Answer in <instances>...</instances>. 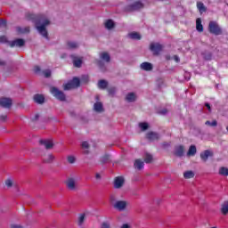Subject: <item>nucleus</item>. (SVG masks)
Wrapping results in <instances>:
<instances>
[{
    "label": "nucleus",
    "mask_w": 228,
    "mask_h": 228,
    "mask_svg": "<svg viewBox=\"0 0 228 228\" xmlns=\"http://www.w3.org/2000/svg\"><path fill=\"white\" fill-rule=\"evenodd\" d=\"M28 20H32V22H35L36 28L38 33L42 35V37H44L45 38H48L47 29L45 28H47V26L51 24V21L49 20V19H47V16L44 14H28Z\"/></svg>",
    "instance_id": "1"
},
{
    "label": "nucleus",
    "mask_w": 228,
    "mask_h": 228,
    "mask_svg": "<svg viewBox=\"0 0 228 228\" xmlns=\"http://www.w3.org/2000/svg\"><path fill=\"white\" fill-rule=\"evenodd\" d=\"M208 32L211 35H215L216 37H218L224 33V30L222 29V27H220L218 22L215 20H211L208 23Z\"/></svg>",
    "instance_id": "2"
},
{
    "label": "nucleus",
    "mask_w": 228,
    "mask_h": 228,
    "mask_svg": "<svg viewBox=\"0 0 228 228\" xmlns=\"http://www.w3.org/2000/svg\"><path fill=\"white\" fill-rule=\"evenodd\" d=\"M66 187L70 191H76L77 190V178L74 176H69L66 180Z\"/></svg>",
    "instance_id": "3"
},
{
    "label": "nucleus",
    "mask_w": 228,
    "mask_h": 228,
    "mask_svg": "<svg viewBox=\"0 0 228 228\" xmlns=\"http://www.w3.org/2000/svg\"><path fill=\"white\" fill-rule=\"evenodd\" d=\"M150 51H151L154 56H158V54L163 51V45L159 43H151Z\"/></svg>",
    "instance_id": "4"
},
{
    "label": "nucleus",
    "mask_w": 228,
    "mask_h": 228,
    "mask_svg": "<svg viewBox=\"0 0 228 228\" xmlns=\"http://www.w3.org/2000/svg\"><path fill=\"white\" fill-rule=\"evenodd\" d=\"M81 82L79 78L74 77L72 80L64 85V90H72V88H77Z\"/></svg>",
    "instance_id": "5"
},
{
    "label": "nucleus",
    "mask_w": 228,
    "mask_h": 228,
    "mask_svg": "<svg viewBox=\"0 0 228 228\" xmlns=\"http://www.w3.org/2000/svg\"><path fill=\"white\" fill-rule=\"evenodd\" d=\"M50 92L53 97H55V99H58L59 101H65V94H63V92L60 91L58 88L51 87Z\"/></svg>",
    "instance_id": "6"
},
{
    "label": "nucleus",
    "mask_w": 228,
    "mask_h": 228,
    "mask_svg": "<svg viewBox=\"0 0 228 228\" xmlns=\"http://www.w3.org/2000/svg\"><path fill=\"white\" fill-rule=\"evenodd\" d=\"M213 156H215V153L210 150H205L200 154V159L204 161V163H206L209 158H213Z\"/></svg>",
    "instance_id": "7"
},
{
    "label": "nucleus",
    "mask_w": 228,
    "mask_h": 228,
    "mask_svg": "<svg viewBox=\"0 0 228 228\" xmlns=\"http://www.w3.org/2000/svg\"><path fill=\"white\" fill-rule=\"evenodd\" d=\"M115 209H118V211H124L127 208V201L126 200H118L114 204Z\"/></svg>",
    "instance_id": "8"
},
{
    "label": "nucleus",
    "mask_w": 228,
    "mask_h": 228,
    "mask_svg": "<svg viewBox=\"0 0 228 228\" xmlns=\"http://www.w3.org/2000/svg\"><path fill=\"white\" fill-rule=\"evenodd\" d=\"M124 183H126V180L123 176H117L114 179V188H116V190H120V188L124 186Z\"/></svg>",
    "instance_id": "9"
},
{
    "label": "nucleus",
    "mask_w": 228,
    "mask_h": 228,
    "mask_svg": "<svg viewBox=\"0 0 228 228\" xmlns=\"http://www.w3.org/2000/svg\"><path fill=\"white\" fill-rule=\"evenodd\" d=\"M26 44V41L24 39H15L13 41H11L9 43L10 47H23V45Z\"/></svg>",
    "instance_id": "10"
},
{
    "label": "nucleus",
    "mask_w": 228,
    "mask_h": 228,
    "mask_svg": "<svg viewBox=\"0 0 228 228\" xmlns=\"http://www.w3.org/2000/svg\"><path fill=\"white\" fill-rule=\"evenodd\" d=\"M0 106H2V108H11L12 107V99L0 98Z\"/></svg>",
    "instance_id": "11"
},
{
    "label": "nucleus",
    "mask_w": 228,
    "mask_h": 228,
    "mask_svg": "<svg viewBox=\"0 0 228 228\" xmlns=\"http://www.w3.org/2000/svg\"><path fill=\"white\" fill-rule=\"evenodd\" d=\"M142 8H143V4L142 2H135L128 6V10L131 12H134V10H142Z\"/></svg>",
    "instance_id": "12"
},
{
    "label": "nucleus",
    "mask_w": 228,
    "mask_h": 228,
    "mask_svg": "<svg viewBox=\"0 0 228 228\" xmlns=\"http://www.w3.org/2000/svg\"><path fill=\"white\" fill-rule=\"evenodd\" d=\"M175 156H177V158H183V156H184V146H177L175 150Z\"/></svg>",
    "instance_id": "13"
},
{
    "label": "nucleus",
    "mask_w": 228,
    "mask_h": 228,
    "mask_svg": "<svg viewBox=\"0 0 228 228\" xmlns=\"http://www.w3.org/2000/svg\"><path fill=\"white\" fill-rule=\"evenodd\" d=\"M100 60L105 61V63H110L111 57L110 56V53L102 52L100 53Z\"/></svg>",
    "instance_id": "14"
},
{
    "label": "nucleus",
    "mask_w": 228,
    "mask_h": 228,
    "mask_svg": "<svg viewBox=\"0 0 228 228\" xmlns=\"http://www.w3.org/2000/svg\"><path fill=\"white\" fill-rule=\"evenodd\" d=\"M147 139L151 142H154L156 140H159V134L154 132H149L147 134Z\"/></svg>",
    "instance_id": "15"
},
{
    "label": "nucleus",
    "mask_w": 228,
    "mask_h": 228,
    "mask_svg": "<svg viewBox=\"0 0 228 228\" xmlns=\"http://www.w3.org/2000/svg\"><path fill=\"white\" fill-rule=\"evenodd\" d=\"M40 143H41V145H44V147L47 150L53 149V147H54V144L53 143V141H51V140H41Z\"/></svg>",
    "instance_id": "16"
},
{
    "label": "nucleus",
    "mask_w": 228,
    "mask_h": 228,
    "mask_svg": "<svg viewBox=\"0 0 228 228\" xmlns=\"http://www.w3.org/2000/svg\"><path fill=\"white\" fill-rule=\"evenodd\" d=\"M220 212L222 213V215H224V216H226V215H228V200H225L221 204Z\"/></svg>",
    "instance_id": "17"
},
{
    "label": "nucleus",
    "mask_w": 228,
    "mask_h": 228,
    "mask_svg": "<svg viewBox=\"0 0 228 228\" xmlns=\"http://www.w3.org/2000/svg\"><path fill=\"white\" fill-rule=\"evenodd\" d=\"M70 57L73 60L74 67H81V65L83 64V60H81V58L76 57V55H71Z\"/></svg>",
    "instance_id": "18"
},
{
    "label": "nucleus",
    "mask_w": 228,
    "mask_h": 228,
    "mask_svg": "<svg viewBox=\"0 0 228 228\" xmlns=\"http://www.w3.org/2000/svg\"><path fill=\"white\" fill-rule=\"evenodd\" d=\"M142 70H146L147 72L152 70L154 69V66L151 62H142L141 64Z\"/></svg>",
    "instance_id": "19"
},
{
    "label": "nucleus",
    "mask_w": 228,
    "mask_h": 228,
    "mask_svg": "<svg viewBox=\"0 0 228 228\" xmlns=\"http://www.w3.org/2000/svg\"><path fill=\"white\" fill-rule=\"evenodd\" d=\"M196 29L199 33H202L204 31V26L202 25V20L200 18L196 20Z\"/></svg>",
    "instance_id": "20"
},
{
    "label": "nucleus",
    "mask_w": 228,
    "mask_h": 228,
    "mask_svg": "<svg viewBox=\"0 0 228 228\" xmlns=\"http://www.w3.org/2000/svg\"><path fill=\"white\" fill-rule=\"evenodd\" d=\"M34 101L37 104H44V102L45 101V97H44L43 94H36V95H34Z\"/></svg>",
    "instance_id": "21"
},
{
    "label": "nucleus",
    "mask_w": 228,
    "mask_h": 228,
    "mask_svg": "<svg viewBox=\"0 0 228 228\" xmlns=\"http://www.w3.org/2000/svg\"><path fill=\"white\" fill-rule=\"evenodd\" d=\"M136 94L134 93H128L126 96V101H127V102H134V101H136Z\"/></svg>",
    "instance_id": "22"
},
{
    "label": "nucleus",
    "mask_w": 228,
    "mask_h": 228,
    "mask_svg": "<svg viewBox=\"0 0 228 228\" xmlns=\"http://www.w3.org/2000/svg\"><path fill=\"white\" fill-rule=\"evenodd\" d=\"M145 163L142 160V159H136L134 161V168H136V170H142V168H143Z\"/></svg>",
    "instance_id": "23"
},
{
    "label": "nucleus",
    "mask_w": 228,
    "mask_h": 228,
    "mask_svg": "<svg viewBox=\"0 0 228 228\" xmlns=\"http://www.w3.org/2000/svg\"><path fill=\"white\" fill-rule=\"evenodd\" d=\"M43 161L45 163H53L54 161V155L48 154V155L43 156Z\"/></svg>",
    "instance_id": "24"
},
{
    "label": "nucleus",
    "mask_w": 228,
    "mask_h": 228,
    "mask_svg": "<svg viewBox=\"0 0 228 228\" xmlns=\"http://www.w3.org/2000/svg\"><path fill=\"white\" fill-rule=\"evenodd\" d=\"M104 27L106 28V29H113V28H115V22L113 21V20H107L104 22Z\"/></svg>",
    "instance_id": "25"
},
{
    "label": "nucleus",
    "mask_w": 228,
    "mask_h": 228,
    "mask_svg": "<svg viewBox=\"0 0 228 228\" xmlns=\"http://www.w3.org/2000/svg\"><path fill=\"white\" fill-rule=\"evenodd\" d=\"M196 154H197V146L191 145L187 151V156H195Z\"/></svg>",
    "instance_id": "26"
},
{
    "label": "nucleus",
    "mask_w": 228,
    "mask_h": 228,
    "mask_svg": "<svg viewBox=\"0 0 228 228\" xmlns=\"http://www.w3.org/2000/svg\"><path fill=\"white\" fill-rule=\"evenodd\" d=\"M128 37L132 40H141L142 39V36L138 32H132V33L128 34Z\"/></svg>",
    "instance_id": "27"
},
{
    "label": "nucleus",
    "mask_w": 228,
    "mask_h": 228,
    "mask_svg": "<svg viewBox=\"0 0 228 228\" xmlns=\"http://www.w3.org/2000/svg\"><path fill=\"white\" fill-rule=\"evenodd\" d=\"M68 49H77L79 47V44L74 41H69L67 43Z\"/></svg>",
    "instance_id": "28"
},
{
    "label": "nucleus",
    "mask_w": 228,
    "mask_h": 228,
    "mask_svg": "<svg viewBox=\"0 0 228 228\" xmlns=\"http://www.w3.org/2000/svg\"><path fill=\"white\" fill-rule=\"evenodd\" d=\"M94 111H97L98 113H101L102 111V103L101 102H97L94 105Z\"/></svg>",
    "instance_id": "29"
},
{
    "label": "nucleus",
    "mask_w": 228,
    "mask_h": 228,
    "mask_svg": "<svg viewBox=\"0 0 228 228\" xmlns=\"http://www.w3.org/2000/svg\"><path fill=\"white\" fill-rule=\"evenodd\" d=\"M184 179H193L195 177V173L193 171H185L183 173Z\"/></svg>",
    "instance_id": "30"
},
{
    "label": "nucleus",
    "mask_w": 228,
    "mask_h": 228,
    "mask_svg": "<svg viewBox=\"0 0 228 228\" xmlns=\"http://www.w3.org/2000/svg\"><path fill=\"white\" fill-rule=\"evenodd\" d=\"M219 175H224V177H228V168L225 167H220Z\"/></svg>",
    "instance_id": "31"
},
{
    "label": "nucleus",
    "mask_w": 228,
    "mask_h": 228,
    "mask_svg": "<svg viewBox=\"0 0 228 228\" xmlns=\"http://www.w3.org/2000/svg\"><path fill=\"white\" fill-rule=\"evenodd\" d=\"M98 87L101 88L102 90H104L105 88L108 87V82L106 80H100L98 82Z\"/></svg>",
    "instance_id": "32"
},
{
    "label": "nucleus",
    "mask_w": 228,
    "mask_h": 228,
    "mask_svg": "<svg viewBox=\"0 0 228 228\" xmlns=\"http://www.w3.org/2000/svg\"><path fill=\"white\" fill-rule=\"evenodd\" d=\"M205 126H209L210 127H216L218 126V121H216V119L212 122L208 120L205 122Z\"/></svg>",
    "instance_id": "33"
},
{
    "label": "nucleus",
    "mask_w": 228,
    "mask_h": 228,
    "mask_svg": "<svg viewBox=\"0 0 228 228\" xmlns=\"http://www.w3.org/2000/svg\"><path fill=\"white\" fill-rule=\"evenodd\" d=\"M16 31L18 33H29V28L28 27H26V28L17 27Z\"/></svg>",
    "instance_id": "34"
},
{
    "label": "nucleus",
    "mask_w": 228,
    "mask_h": 228,
    "mask_svg": "<svg viewBox=\"0 0 228 228\" xmlns=\"http://www.w3.org/2000/svg\"><path fill=\"white\" fill-rule=\"evenodd\" d=\"M197 8L200 12H206V10H207L206 5H204V3H202V2L197 3Z\"/></svg>",
    "instance_id": "35"
},
{
    "label": "nucleus",
    "mask_w": 228,
    "mask_h": 228,
    "mask_svg": "<svg viewBox=\"0 0 228 228\" xmlns=\"http://www.w3.org/2000/svg\"><path fill=\"white\" fill-rule=\"evenodd\" d=\"M202 54H203L204 60H206L207 61H211L213 58V54L211 53H203Z\"/></svg>",
    "instance_id": "36"
},
{
    "label": "nucleus",
    "mask_w": 228,
    "mask_h": 228,
    "mask_svg": "<svg viewBox=\"0 0 228 228\" xmlns=\"http://www.w3.org/2000/svg\"><path fill=\"white\" fill-rule=\"evenodd\" d=\"M139 127L142 131H147L149 129V124L148 123H140Z\"/></svg>",
    "instance_id": "37"
},
{
    "label": "nucleus",
    "mask_w": 228,
    "mask_h": 228,
    "mask_svg": "<svg viewBox=\"0 0 228 228\" xmlns=\"http://www.w3.org/2000/svg\"><path fill=\"white\" fill-rule=\"evenodd\" d=\"M144 161L145 163H151L152 161V155L150 153H145Z\"/></svg>",
    "instance_id": "38"
},
{
    "label": "nucleus",
    "mask_w": 228,
    "mask_h": 228,
    "mask_svg": "<svg viewBox=\"0 0 228 228\" xmlns=\"http://www.w3.org/2000/svg\"><path fill=\"white\" fill-rule=\"evenodd\" d=\"M5 186H7V188H12V186H13V179L12 178L6 179Z\"/></svg>",
    "instance_id": "39"
},
{
    "label": "nucleus",
    "mask_w": 228,
    "mask_h": 228,
    "mask_svg": "<svg viewBox=\"0 0 228 228\" xmlns=\"http://www.w3.org/2000/svg\"><path fill=\"white\" fill-rule=\"evenodd\" d=\"M85 223V214H81L78 217V225H83Z\"/></svg>",
    "instance_id": "40"
},
{
    "label": "nucleus",
    "mask_w": 228,
    "mask_h": 228,
    "mask_svg": "<svg viewBox=\"0 0 228 228\" xmlns=\"http://www.w3.org/2000/svg\"><path fill=\"white\" fill-rule=\"evenodd\" d=\"M68 162H69L71 165L76 163V157L70 155V156H68Z\"/></svg>",
    "instance_id": "41"
},
{
    "label": "nucleus",
    "mask_w": 228,
    "mask_h": 228,
    "mask_svg": "<svg viewBox=\"0 0 228 228\" xmlns=\"http://www.w3.org/2000/svg\"><path fill=\"white\" fill-rule=\"evenodd\" d=\"M43 75L45 76V77H51V71L50 69H45L43 71Z\"/></svg>",
    "instance_id": "42"
},
{
    "label": "nucleus",
    "mask_w": 228,
    "mask_h": 228,
    "mask_svg": "<svg viewBox=\"0 0 228 228\" xmlns=\"http://www.w3.org/2000/svg\"><path fill=\"white\" fill-rule=\"evenodd\" d=\"M7 42H8V39L6 38L5 36L0 37V44H6Z\"/></svg>",
    "instance_id": "43"
},
{
    "label": "nucleus",
    "mask_w": 228,
    "mask_h": 228,
    "mask_svg": "<svg viewBox=\"0 0 228 228\" xmlns=\"http://www.w3.org/2000/svg\"><path fill=\"white\" fill-rule=\"evenodd\" d=\"M109 94L110 95H113L115 94V92H117V89L115 87H110L108 89Z\"/></svg>",
    "instance_id": "44"
},
{
    "label": "nucleus",
    "mask_w": 228,
    "mask_h": 228,
    "mask_svg": "<svg viewBox=\"0 0 228 228\" xmlns=\"http://www.w3.org/2000/svg\"><path fill=\"white\" fill-rule=\"evenodd\" d=\"M81 147L82 149H89L90 144H88V142H83Z\"/></svg>",
    "instance_id": "45"
},
{
    "label": "nucleus",
    "mask_w": 228,
    "mask_h": 228,
    "mask_svg": "<svg viewBox=\"0 0 228 228\" xmlns=\"http://www.w3.org/2000/svg\"><path fill=\"white\" fill-rule=\"evenodd\" d=\"M0 28H6V20H0Z\"/></svg>",
    "instance_id": "46"
},
{
    "label": "nucleus",
    "mask_w": 228,
    "mask_h": 228,
    "mask_svg": "<svg viewBox=\"0 0 228 228\" xmlns=\"http://www.w3.org/2000/svg\"><path fill=\"white\" fill-rule=\"evenodd\" d=\"M159 115H167L168 113V110L167 109H163L159 111Z\"/></svg>",
    "instance_id": "47"
},
{
    "label": "nucleus",
    "mask_w": 228,
    "mask_h": 228,
    "mask_svg": "<svg viewBox=\"0 0 228 228\" xmlns=\"http://www.w3.org/2000/svg\"><path fill=\"white\" fill-rule=\"evenodd\" d=\"M173 60L175 61V63H179V61H181V59L177 55H174Z\"/></svg>",
    "instance_id": "48"
},
{
    "label": "nucleus",
    "mask_w": 228,
    "mask_h": 228,
    "mask_svg": "<svg viewBox=\"0 0 228 228\" xmlns=\"http://www.w3.org/2000/svg\"><path fill=\"white\" fill-rule=\"evenodd\" d=\"M110 159V157L108 155H105L104 157L102 158V163H106Z\"/></svg>",
    "instance_id": "49"
},
{
    "label": "nucleus",
    "mask_w": 228,
    "mask_h": 228,
    "mask_svg": "<svg viewBox=\"0 0 228 228\" xmlns=\"http://www.w3.org/2000/svg\"><path fill=\"white\" fill-rule=\"evenodd\" d=\"M101 228H110V224L108 223H102Z\"/></svg>",
    "instance_id": "50"
},
{
    "label": "nucleus",
    "mask_w": 228,
    "mask_h": 228,
    "mask_svg": "<svg viewBox=\"0 0 228 228\" xmlns=\"http://www.w3.org/2000/svg\"><path fill=\"white\" fill-rule=\"evenodd\" d=\"M206 108H208V111H211V105L208 102L205 103Z\"/></svg>",
    "instance_id": "51"
},
{
    "label": "nucleus",
    "mask_w": 228,
    "mask_h": 228,
    "mask_svg": "<svg viewBox=\"0 0 228 228\" xmlns=\"http://www.w3.org/2000/svg\"><path fill=\"white\" fill-rule=\"evenodd\" d=\"M11 228H22V226L19 224H12Z\"/></svg>",
    "instance_id": "52"
},
{
    "label": "nucleus",
    "mask_w": 228,
    "mask_h": 228,
    "mask_svg": "<svg viewBox=\"0 0 228 228\" xmlns=\"http://www.w3.org/2000/svg\"><path fill=\"white\" fill-rule=\"evenodd\" d=\"M35 72H40V67L37 66V67L35 68Z\"/></svg>",
    "instance_id": "53"
},
{
    "label": "nucleus",
    "mask_w": 228,
    "mask_h": 228,
    "mask_svg": "<svg viewBox=\"0 0 228 228\" xmlns=\"http://www.w3.org/2000/svg\"><path fill=\"white\" fill-rule=\"evenodd\" d=\"M95 178H96V179H101V174L97 173V174L95 175Z\"/></svg>",
    "instance_id": "54"
},
{
    "label": "nucleus",
    "mask_w": 228,
    "mask_h": 228,
    "mask_svg": "<svg viewBox=\"0 0 228 228\" xmlns=\"http://www.w3.org/2000/svg\"><path fill=\"white\" fill-rule=\"evenodd\" d=\"M121 228H129V224H123V225L121 226Z\"/></svg>",
    "instance_id": "55"
},
{
    "label": "nucleus",
    "mask_w": 228,
    "mask_h": 228,
    "mask_svg": "<svg viewBox=\"0 0 228 228\" xmlns=\"http://www.w3.org/2000/svg\"><path fill=\"white\" fill-rule=\"evenodd\" d=\"M0 118L1 120H6V115L1 116Z\"/></svg>",
    "instance_id": "56"
},
{
    "label": "nucleus",
    "mask_w": 228,
    "mask_h": 228,
    "mask_svg": "<svg viewBox=\"0 0 228 228\" xmlns=\"http://www.w3.org/2000/svg\"><path fill=\"white\" fill-rule=\"evenodd\" d=\"M38 117H40L38 114H37L36 116H35V118H34V120H38Z\"/></svg>",
    "instance_id": "57"
},
{
    "label": "nucleus",
    "mask_w": 228,
    "mask_h": 228,
    "mask_svg": "<svg viewBox=\"0 0 228 228\" xmlns=\"http://www.w3.org/2000/svg\"><path fill=\"white\" fill-rule=\"evenodd\" d=\"M167 145H170V143H167V142H164V143H163V146H164V147H167Z\"/></svg>",
    "instance_id": "58"
},
{
    "label": "nucleus",
    "mask_w": 228,
    "mask_h": 228,
    "mask_svg": "<svg viewBox=\"0 0 228 228\" xmlns=\"http://www.w3.org/2000/svg\"><path fill=\"white\" fill-rule=\"evenodd\" d=\"M0 65H4V61H0Z\"/></svg>",
    "instance_id": "59"
},
{
    "label": "nucleus",
    "mask_w": 228,
    "mask_h": 228,
    "mask_svg": "<svg viewBox=\"0 0 228 228\" xmlns=\"http://www.w3.org/2000/svg\"><path fill=\"white\" fill-rule=\"evenodd\" d=\"M85 153H86V154H88V151H86Z\"/></svg>",
    "instance_id": "60"
},
{
    "label": "nucleus",
    "mask_w": 228,
    "mask_h": 228,
    "mask_svg": "<svg viewBox=\"0 0 228 228\" xmlns=\"http://www.w3.org/2000/svg\"><path fill=\"white\" fill-rule=\"evenodd\" d=\"M100 67H101V62L99 63Z\"/></svg>",
    "instance_id": "61"
}]
</instances>
